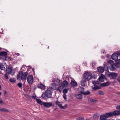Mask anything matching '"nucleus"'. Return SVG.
<instances>
[{
	"label": "nucleus",
	"mask_w": 120,
	"mask_h": 120,
	"mask_svg": "<svg viewBox=\"0 0 120 120\" xmlns=\"http://www.w3.org/2000/svg\"><path fill=\"white\" fill-rule=\"evenodd\" d=\"M52 91L50 88H48L45 92L42 94L41 97L44 99H46L48 98L51 97Z\"/></svg>",
	"instance_id": "nucleus-1"
},
{
	"label": "nucleus",
	"mask_w": 120,
	"mask_h": 120,
	"mask_svg": "<svg viewBox=\"0 0 120 120\" xmlns=\"http://www.w3.org/2000/svg\"><path fill=\"white\" fill-rule=\"evenodd\" d=\"M28 74L27 72H24L22 71H20L17 74V79L18 80L21 79L22 81H25L26 79Z\"/></svg>",
	"instance_id": "nucleus-2"
},
{
	"label": "nucleus",
	"mask_w": 120,
	"mask_h": 120,
	"mask_svg": "<svg viewBox=\"0 0 120 120\" xmlns=\"http://www.w3.org/2000/svg\"><path fill=\"white\" fill-rule=\"evenodd\" d=\"M84 78L87 81L90 80L92 77L91 74L88 72L84 73Z\"/></svg>",
	"instance_id": "nucleus-3"
},
{
	"label": "nucleus",
	"mask_w": 120,
	"mask_h": 120,
	"mask_svg": "<svg viewBox=\"0 0 120 120\" xmlns=\"http://www.w3.org/2000/svg\"><path fill=\"white\" fill-rule=\"evenodd\" d=\"M27 80L28 83L29 84L32 83L34 81L32 75H30L27 77Z\"/></svg>",
	"instance_id": "nucleus-4"
},
{
	"label": "nucleus",
	"mask_w": 120,
	"mask_h": 120,
	"mask_svg": "<svg viewBox=\"0 0 120 120\" xmlns=\"http://www.w3.org/2000/svg\"><path fill=\"white\" fill-rule=\"evenodd\" d=\"M108 75L111 79H114L117 77V73L112 72L108 74Z\"/></svg>",
	"instance_id": "nucleus-5"
},
{
	"label": "nucleus",
	"mask_w": 120,
	"mask_h": 120,
	"mask_svg": "<svg viewBox=\"0 0 120 120\" xmlns=\"http://www.w3.org/2000/svg\"><path fill=\"white\" fill-rule=\"evenodd\" d=\"M0 69L2 70H6L7 69V65L5 63H0Z\"/></svg>",
	"instance_id": "nucleus-6"
},
{
	"label": "nucleus",
	"mask_w": 120,
	"mask_h": 120,
	"mask_svg": "<svg viewBox=\"0 0 120 120\" xmlns=\"http://www.w3.org/2000/svg\"><path fill=\"white\" fill-rule=\"evenodd\" d=\"M53 105L52 103V102H45L44 104L43 105L45 107L49 108Z\"/></svg>",
	"instance_id": "nucleus-7"
},
{
	"label": "nucleus",
	"mask_w": 120,
	"mask_h": 120,
	"mask_svg": "<svg viewBox=\"0 0 120 120\" xmlns=\"http://www.w3.org/2000/svg\"><path fill=\"white\" fill-rule=\"evenodd\" d=\"M56 85L55 83H51L50 85V88L52 90H54L56 89Z\"/></svg>",
	"instance_id": "nucleus-8"
},
{
	"label": "nucleus",
	"mask_w": 120,
	"mask_h": 120,
	"mask_svg": "<svg viewBox=\"0 0 120 120\" xmlns=\"http://www.w3.org/2000/svg\"><path fill=\"white\" fill-rule=\"evenodd\" d=\"M118 54L114 53L111 56L112 58L116 61L118 59Z\"/></svg>",
	"instance_id": "nucleus-9"
},
{
	"label": "nucleus",
	"mask_w": 120,
	"mask_h": 120,
	"mask_svg": "<svg viewBox=\"0 0 120 120\" xmlns=\"http://www.w3.org/2000/svg\"><path fill=\"white\" fill-rule=\"evenodd\" d=\"M56 105H58L60 108L62 109H65L66 108V107L65 106H62V104L60 103V102L58 101V100H57L56 102Z\"/></svg>",
	"instance_id": "nucleus-10"
},
{
	"label": "nucleus",
	"mask_w": 120,
	"mask_h": 120,
	"mask_svg": "<svg viewBox=\"0 0 120 120\" xmlns=\"http://www.w3.org/2000/svg\"><path fill=\"white\" fill-rule=\"evenodd\" d=\"M109 67V65L107 63H104L103 68L105 70L107 71H108Z\"/></svg>",
	"instance_id": "nucleus-11"
},
{
	"label": "nucleus",
	"mask_w": 120,
	"mask_h": 120,
	"mask_svg": "<svg viewBox=\"0 0 120 120\" xmlns=\"http://www.w3.org/2000/svg\"><path fill=\"white\" fill-rule=\"evenodd\" d=\"M92 83L94 85V87H92V89L94 90H96L98 89H100V87L98 85L94 84V81H92Z\"/></svg>",
	"instance_id": "nucleus-12"
},
{
	"label": "nucleus",
	"mask_w": 120,
	"mask_h": 120,
	"mask_svg": "<svg viewBox=\"0 0 120 120\" xmlns=\"http://www.w3.org/2000/svg\"><path fill=\"white\" fill-rule=\"evenodd\" d=\"M53 82L56 85H60L61 84L60 80L58 79H55Z\"/></svg>",
	"instance_id": "nucleus-13"
},
{
	"label": "nucleus",
	"mask_w": 120,
	"mask_h": 120,
	"mask_svg": "<svg viewBox=\"0 0 120 120\" xmlns=\"http://www.w3.org/2000/svg\"><path fill=\"white\" fill-rule=\"evenodd\" d=\"M37 86L38 88L42 90L44 89L45 87V86L43 85L41 83L38 84Z\"/></svg>",
	"instance_id": "nucleus-14"
},
{
	"label": "nucleus",
	"mask_w": 120,
	"mask_h": 120,
	"mask_svg": "<svg viewBox=\"0 0 120 120\" xmlns=\"http://www.w3.org/2000/svg\"><path fill=\"white\" fill-rule=\"evenodd\" d=\"M104 75L102 74H101L99 78V80L101 82H103L104 80Z\"/></svg>",
	"instance_id": "nucleus-15"
},
{
	"label": "nucleus",
	"mask_w": 120,
	"mask_h": 120,
	"mask_svg": "<svg viewBox=\"0 0 120 120\" xmlns=\"http://www.w3.org/2000/svg\"><path fill=\"white\" fill-rule=\"evenodd\" d=\"M6 70H7V72L8 74H11L12 71V68L11 67H9L8 68H7Z\"/></svg>",
	"instance_id": "nucleus-16"
},
{
	"label": "nucleus",
	"mask_w": 120,
	"mask_h": 120,
	"mask_svg": "<svg viewBox=\"0 0 120 120\" xmlns=\"http://www.w3.org/2000/svg\"><path fill=\"white\" fill-rule=\"evenodd\" d=\"M71 85L72 86L74 87H76L77 85V83L76 82L73 81H72L71 82Z\"/></svg>",
	"instance_id": "nucleus-17"
},
{
	"label": "nucleus",
	"mask_w": 120,
	"mask_h": 120,
	"mask_svg": "<svg viewBox=\"0 0 120 120\" xmlns=\"http://www.w3.org/2000/svg\"><path fill=\"white\" fill-rule=\"evenodd\" d=\"M68 84L67 81H64L62 83L61 85L64 87H66L67 86Z\"/></svg>",
	"instance_id": "nucleus-18"
},
{
	"label": "nucleus",
	"mask_w": 120,
	"mask_h": 120,
	"mask_svg": "<svg viewBox=\"0 0 120 120\" xmlns=\"http://www.w3.org/2000/svg\"><path fill=\"white\" fill-rule=\"evenodd\" d=\"M97 69L99 72L101 73H103L104 70L103 67L101 66L97 68Z\"/></svg>",
	"instance_id": "nucleus-19"
},
{
	"label": "nucleus",
	"mask_w": 120,
	"mask_h": 120,
	"mask_svg": "<svg viewBox=\"0 0 120 120\" xmlns=\"http://www.w3.org/2000/svg\"><path fill=\"white\" fill-rule=\"evenodd\" d=\"M110 83L109 82H107L105 83H102L101 84V86L102 87H105L108 86L109 85Z\"/></svg>",
	"instance_id": "nucleus-20"
},
{
	"label": "nucleus",
	"mask_w": 120,
	"mask_h": 120,
	"mask_svg": "<svg viewBox=\"0 0 120 120\" xmlns=\"http://www.w3.org/2000/svg\"><path fill=\"white\" fill-rule=\"evenodd\" d=\"M105 115L107 118L111 117L113 116L112 112H109L106 113Z\"/></svg>",
	"instance_id": "nucleus-21"
},
{
	"label": "nucleus",
	"mask_w": 120,
	"mask_h": 120,
	"mask_svg": "<svg viewBox=\"0 0 120 120\" xmlns=\"http://www.w3.org/2000/svg\"><path fill=\"white\" fill-rule=\"evenodd\" d=\"M113 115L115 116L120 114V112L117 110H115L112 112Z\"/></svg>",
	"instance_id": "nucleus-22"
},
{
	"label": "nucleus",
	"mask_w": 120,
	"mask_h": 120,
	"mask_svg": "<svg viewBox=\"0 0 120 120\" xmlns=\"http://www.w3.org/2000/svg\"><path fill=\"white\" fill-rule=\"evenodd\" d=\"M107 117L105 116V115H102L100 116V118L101 120H106Z\"/></svg>",
	"instance_id": "nucleus-23"
},
{
	"label": "nucleus",
	"mask_w": 120,
	"mask_h": 120,
	"mask_svg": "<svg viewBox=\"0 0 120 120\" xmlns=\"http://www.w3.org/2000/svg\"><path fill=\"white\" fill-rule=\"evenodd\" d=\"M84 89L83 87H79L78 88V90L81 93L83 94L84 91Z\"/></svg>",
	"instance_id": "nucleus-24"
},
{
	"label": "nucleus",
	"mask_w": 120,
	"mask_h": 120,
	"mask_svg": "<svg viewBox=\"0 0 120 120\" xmlns=\"http://www.w3.org/2000/svg\"><path fill=\"white\" fill-rule=\"evenodd\" d=\"M116 68L115 67V66L113 64H112L111 65L110 67V70L113 71H114L115 69H116Z\"/></svg>",
	"instance_id": "nucleus-25"
},
{
	"label": "nucleus",
	"mask_w": 120,
	"mask_h": 120,
	"mask_svg": "<svg viewBox=\"0 0 120 120\" xmlns=\"http://www.w3.org/2000/svg\"><path fill=\"white\" fill-rule=\"evenodd\" d=\"M7 53L4 51H2L0 53V56H6Z\"/></svg>",
	"instance_id": "nucleus-26"
},
{
	"label": "nucleus",
	"mask_w": 120,
	"mask_h": 120,
	"mask_svg": "<svg viewBox=\"0 0 120 120\" xmlns=\"http://www.w3.org/2000/svg\"><path fill=\"white\" fill-rule=\"evenodd\" d=\"M76 98L79 99H81L82 98V97L81 94H78L75 96Z\"/></svg>",
	"instance_id": "nucleus-27"
},
{
	"label": "nucleus",
	"mask_w": 120,
	"mask_h": 120,
	"mask_svg": "<svg viewBox=\"0 0 120 120\" xmlns=\"http://www.w3.org/2000/svg\"><path fill=\"white\" fill-rule=\"evenodd\" d=\"M37 103L39 104H40V105H43L44 104V102H43L42 101H41L40 99H37Z\"/></svg>",
	"instance_id": "nucleus-28"
},
{
	"label": "nucleus",
	"mask_w": 120,
	"mask_h": 120,
	"mask_svg": "<svg viewBox=\"0 0 120 120\" xmlns=\"http://www.w3.org/2000/svg\"><path fill=\"white\" fill-rule=\"evenodd\" d=\"M64 87L61 85L59 86L57 89V90L60 92H61L62 89Z\"/></svg>",
	"instance_id": "nucleus-29"
},
{
	"label": "nucleus",
	"mask_w": 120,
	"mask_h": 120,
	"mask_svg": "<svg viewBox=\"0 0 120 120\" xmlns=\"http://www.w3.org/2000/svg\"><path fill=\"white\" fill-rule=\"evenodd\" d=\"M81 84L82 86H85L86 85V81L85 80H82L81 82Z\"/></svg>",
	"instance_id": "nucleus-30"
},
{
	"label": "nucleus",
	"mask_w": 120,
	"mask_h": 120,
	"mask_svg": "<svg viewBox=\"0 0 120 120\" xmlns=\"http://www.w3.org/2000/svg\"><path fill=\"white\" fill-rule=\"evenodd\" d=\"M89 101L94 103H97L98 102V100L91 98L89 99Z\"/></svg>",
	"instance_id": "nucleus-31"
},
{
	"label": "nucleus",
	"mask_w": 120,
	"mask_h": 120,
	"mask_svg": "<svg viewBox=\"0 0 120 120\" xmlns=\"http://www.w3.org/2000/svg\"><path fill=\"white\" fill-rule=\"evenodd\" d=\"M6 56H0V59L3 61H5L6 60Z\"/></svg>",
	"instance_id": "nucleus-32"
},
{
	"label": "nucleus",
	"mask_w": 120,
	"mask_h": 120,
	"mask_svg": "<svg viewBox=\"0 0 120 120\" xmlns=\"http://www.w3.org/2000/svg\"><path fill=\"white\" fill-rule=\"evenodd\" d=\"M8 111L7 109L3 108H0V112H8Z\"/></svg>",
	"instance_id": "nucleus-33"
},
{
	"label": "nucleus",
	"mask_w": 120,
	"mask_h": 120,
	"mask_svg": "<svg viewBox=\"0 0 120 120\" xmlns=\"http://www.w3.org/2000/svg\"><path fill=\"white\" fill-rule=\"evenodd\" d=\"M99 117L98 115V114H96L94 115L93 117L95 120L97 119Z\"/></svg>",
	"instance_id": "nucleus-34"
},
{
	"label": "nucleus",
	"mask_w": 120,
	"mask_h": 120,
	"mask_svg": "<svg viewBox=\"0 0 120 120\" xmlns=\"http://www.w3.org/2000/svg\"><path fill=\"white\" fill-rule=\"evenodd\" d=\"M68 89L66 88H65L64 89L63 91V93L64 94H66L68 92Z\"/></svg>",
	"instance_id": "nucleus-35"
},
{
	"label": "nucleus",
	"mask_w": 120,
	"mask_h": 120,
	"mask_svg": "<svg viewBox=\"0 0 120 120\" xmlns=\"http://www.w3.org/2000/svg\"><path fill=\"white\" fill-rule=\"evenodd\" d=\"M90 93L89 91H87L86 92H84V91L83 93V94L85 95H88L90 94Z\"/></svg>",
	"instance_id": "nucleus-36"
},
{
	"label": "nucleus",
	"mask_w": 120,
	"mask_h": 120,
	"mask_svg": "<svg viewBox=\"0 0 120 120\" xmlns=\"http://www.w3.org/2000/svg\"><path fill=\"white\" fill-rule=\"evenodd\" d=\"M98 93L99 95H103L104 94V93L101 90H99L98 91Z\"/></svg>",
	"instance_id": "nucleus-37"
},
{
	"label": "nucleus",
	"mask_w": 120,
	"mask_h": 120,
	"mask_svg": "<svg viewBox=\"0 0 120 120\" xmlns=\"http://www.w3.org/2000/svg\"><path fill=\"white\" fill-rule=\"evenodd\" d=\"M17 85L20 88H21L22 86V83H19Z\"/></svg>",
	"instance_id": "nucleus-38"
},
{
	"label": "nucleus",
	"mask_w": 120,
	"mask_h": 120,
	"mask_svg": "<svg viewBox=\"0 0 120 120\" xmlns=\"http://www.w3.org/2000/svg\"><path fill=\"white\" fill-rule=\"evenodd\" d=\"M10 81L11 82H15V81L14 79L11 78L10 79Z\"/></svg>",
	"instance_id": "nucleus-39"
},
{
	"label": "nucleus",
	"mask_w": 120,
	"mask_h": 120,
	"mask_svg": "<svg viewBox=\"0 0 120 120\" xmlns=\"http://www.w3.org/2000/svg\"><path fill=\"white\" fill-rule=\"evenodd\" d=\"M107 63H109L110 64H111V65L112 64H113V61H112V60H110L109 61H108L107 62Z\"/></svg>",
	"instance_id": "nucleus-40"
},
{
	"label": "nucleus",
	"mask_w": 120,
	"mask_h": 120,
	"mask_svg": "<svg viewBox=\"0 0 120 120\" xmlns=\"http://www.w3.org/2000/svg\"><path fill=\"white\" fill-rule=\"evenodd\" d=\"M66 96L67 95L66 94H64L63 95V96L65 100H66L67 99Z\"/></svg>",
	"instance_id": "nucleus-41"
},
{
	"label": "nucleus",
	"mask_w": 120,
	"mask_h": 120,
	"mask_svg": "<svg viewBox=\"0 0 120 120\" xmlns=\"http://www.w3.org/2000/svg\"><path fill=\"white\" fill-rule=\"evenodd\" d=\"M8 75L7 73H6L5 74L4 76L5 78L6 79H8Z\"/></svg>",
	"instance_id": "nucleus-42"
},
{
	"label": "nucleus",
	"mask_w": 120,
	"mask_h": 120,
	"mask_svg": "<svg viewBox=\"0 0 120 120\" xmlns=\"http://www.w3.org/2000/svg\"><path fill=\"white\" fill-rule=\"evenodd\" d=\"M114 64L115 65V67L116 68H118L119 67V64L118 63H115Z\"/></svg>",
	"instance_id": "nucleus-43"
},
{
	"label": "nucleus",
	"mask_w": 120,
	"mask_h": 120,
	"mask_svg": "<svg viewBox=\"0 0 120 120\" xmlns=\"http://www.w3.org/2000/svg\"><path fill=\"white\" fill-rule=\"evenodd\" d=\"M116 108L117 109L119 110L118 111L120 112V105H117L116 107Z\"/></svg>",
	"instance_id": "nucleus-44"
},
{
	"label": "nucleus",
	"mask_w": 120,
	"mask_h": 120,
	"mask_svg": "<svg viewBox=\"0 0 120 120\" xmlns=\"http://www.w3.org/2000/svg\"><path fill=\"white\" fill-rule=\"evenodd\" d=\"M94 84H95L96 85V84H98L100 83V82L98 81H94Z\"/></svg>",
	"instance_id": "nucleus-45"
},
{
	"label": "nucleus",
	"mask_w": 120,
	"mask_h": 120,
	"mask_svg": "<svg viewBox=\"0 0 120 120\" xmlns=\"http://www.w3.org/2000/svg\"><path fill=\"white\" fill-rule=\"evenodd\" d=\"M117 79L118 82L120 84V76L118 77Z\"/></svg>",
	"instance_id": "nucleus-46"
},
{
	"label": "nucleus",
	"mask_w": 120,
	"mask_h": 120,
	"mask_svg": "<svg viewBox=\"0 0 120 120\" xmlns=\"http://www.w3.org/2000/svg\"><path fill=\"white\" fill-rule=\"evenodd\" d=\"M116 61L117 63L120 64V59H118Z\"/></svg>",
	"instance_id": "nucleus-47"
},
{
	"label": "nucleus",
	"mask_w": 120,
	"mask_h": 120,
	"mask_svg": "<svg viewBox=\"0 0 120 120\" xmlns=\"http://www.w3.org/2000/svg\"><path fill=\"white\" fill-rule=\"evenodd\" d=\"M84 117H79V120H82L84 119Z\"/></svg>",
	"instance_id": "nucleus-48"
},
{
	"label": "nucleus",
	"mask_w": 120,
	"mask_h": 120,
	"mask_svg": "<svg viewBox=\"0 0 120 120\" xmlns=\"http://www.w3.org/2000/svg\"><path fill=\"white\" fill-rule=\"evenodd\" d=\"M8 59L9 60H10V61H13V59L10 57H8Z\"/></svg>",
	"instance_id": "nucleus-49"
},
{
	"label": "nucleus",
	"mask_w": 120,
	"mask_h": 120,
	"mask_svg": "<svg viewBox=\"0 0 120 120\" xmlns=\"http://www.w3.org/2000/svg\"><path fill=\"white\" fill-rule=\"evenodd\" d=\"M116 94L119 96H120V92H116Z\"/></svg>",
	"instance_id": "nucleus-50"
},
{
	"label": "nucleus",
	"mask_w": 120,
	"mask_h": 120,
	"mask_svg": "<svg viewBox=\"0 0 120 120\" xmlns=\"http://www.w3.org/2000/svg\"><path fill=\"white\" fill-rule=\"evenodd\" d=\"M2 99L0 98V104L2 103Z\"/></svg>",
	"instance_id": "nucleus-51"
},
{
	"label": "nucleus",
	"mask_w": 120,
	"mask_h": 120,
	"mask_svg": "<svg viewBox=\"0 0 120 120\" xmlns=\"http://www.w3.org/2000/svg\"><path fill=\"white\" fill-rule=\"evenodd\" d=\"M16 55L18 56H19L20 55V54L19 53H17L16 54Z\"/></svg>",
	"instance_id": "nucleus-52"
},
{
	"label": "nucleus",
	"mask_w": 120,
	"mask_h": 120,
	"mask_svg": "<svg viewBox=\"0 0 120 120\" xmlns=\"http://www.w3.org/2000/svg\"><path fill=\"white\" fill-rule=\"evenodd\" d=\"M118 56H120V52H119L118 53Z\"/></svg>",
	"instance_id": "nucleus-53"
},
{
	"label": "nucleus",
	"mask_w": 120,
	"mask_h": 120,
	"mask_svg": "<svg viewBox=\"0 0 120 120\" xmlns=\"http://www.w3.org/2000/svg\"><path fill=\"white\" fill-rule=\"evenodd\" d=\"M93 64H94V63H92V67H93V68H94V65H93Z\"/></svg>",
	"instance_id": "nucleus-54"
},
{
	"label": "nucleus",
	"mask_w": 120,
	"mask_h": 120,
	"mask_svg": "<svg viewBox=\"0 0 120 120\" xmlns=\"http://www.w3.org/2000/svg\"><path fill=\"white\" fill-rule=\"evenodd\" d=\"M7 93V92H6V91H5V92H4V94H6Z\"/></svg>",
	"instance_id": "nucleus-55"
},
{
	"label": "nucleus",
	"mask_w": 120,
	"mask_h": 120,
	"mask_svg": "<svg viewBox=\"0 0 120 120\" xmlns=\"http://www.w3.org/2000/svg\"><path fill=\"white\" fill-rule=\"evenodd\" d=\"M103 52V53H105L106 52H105V50Z\"/></svg>",
	"instance_id": "nucleus-56"
},
{
	"label": "nucleus",
	"mask_w": 120,
	"mask_h": 120,
	"mask_svg": "<svg viewBox=\"0 0 120 120\" xmlns=\"http://www.w3.org/2000/svg\"><path fill=\"white\" fill-rule=\"evenodd\" d=\"M108 120H114L112 119L111 118L109 119Z\"/></svg>",
	"instance_id": "nucleus-57"
},
{
	"label": "nucleus",
	"mask_w": 120,
	"mask_h": 120,
	"mask_svg": "<svg viewBox=\"0 0 120 120\" xmlns=\"http://www.w3.org/2000/svg\"><path fill=\"white\" fill-rule=\"evenodd\" d=\"M84 64L85 65H86V62H85L84 63Z\"/></svg>",
	"instance_id": "nucleus-58"
},
{
	"label": "nucleus",
	"mask_w": 120,
	"mask_h": 120,
	"mask_svg": "<svg viewBox=\"0 0 120 120\" xmlns=\"http://www.w3.org/2000/svg\"><path fill=\"white\" fill-rule=\"evenodd\" d=\"M1 85H0V90L1 89Z\"/></svg>",
	"instance_id": "nucleus-59"
},
{
	"label": "nucleus",
	"mask_w": 120,
	"mask_h": 120,
	"mask_svg": "<svg viewBox=\"0 0 120 120\" xmlns=\"http://www.w3.org/2000/svg\"><path fill=\"white\" fill-rule=\"evenodd\" d=\"M1 95V92H0V95Z\"/></svg>",
	"instance_id": "nucleus-60"
},
{
	"label": "nucleus",
	"mask_w": 120,
	"mask_h": 120,
	"mask_svg": "<svg viewBox=\"0 0 120 120\" xmlns=\"http://www.w3.org/2000/svg\"><path fill=\"white\" fill-rule=\"evenodd\" d=\"M116 120H119V119H117Z\"/></svg>",
	"instance_id": "nucleus-61"
}]
</instances>
